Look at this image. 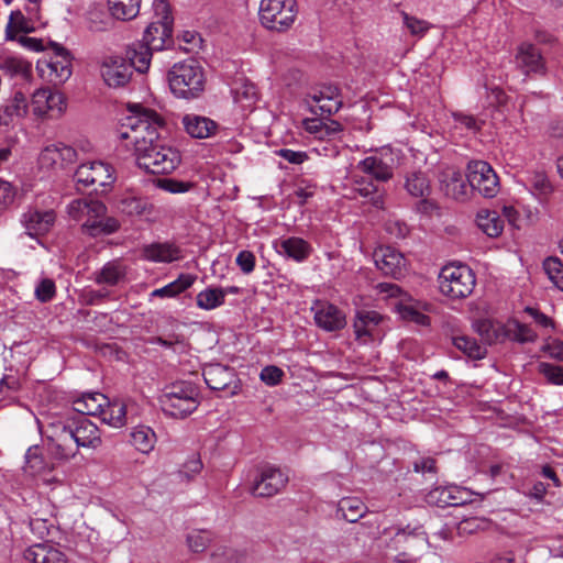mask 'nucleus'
<instances>
[{
    "instance_id": "6e6d98bb",
    "label": "nucleus",
    "mask_w": 563,
    "mask_h": 563,
    "mask_svg": "<svg viewBox=\"0 0 563 563\" xmlns=\"http://www.w3.org/2000/svg\"><path fill=\"white\" fill-rule=\"evenodd\" d=\"M49 97V88H41L32 96L33 112L36 115H45L47 113V101Z\"/></svg>"
},
{
    "instance_id": "a878e982",
    "label": "nucleus",
    "mask_w": 563,
    "mask_h": 563,
    "mask_svg": "<svg viewBox=\"0 0 563 563\" xmlns=\"http://www.w3.org/2000/svg\"><path fill=\"white\" fill-rule=\"evenodd\" d=\"M143 255L152 262L170 263L180 258V250L170 243H153L144 246Z\"/></svg>"
},
{
    "instance_id": "338daca9",
    "label": "nucleus",
    "mask_w": 563,
    "mask_h": 563,
    "mask_svg": "<svg viewBox=\"0 0 563 563\" xmlns=\"http://www.w3.org/2000/svg\"><path fill=\"white\" fill-rule=\"evenodd\" d=\"M59 158V150L57 145L45 147L38 157L40 164L44 167H52Z\"/></svg>"
},
{
    "instance_id": "6e6552de",
    "label": "nucleus",
    "mask_w": 563,
    "mask_h": 563,
    "mask_svg": "<svg viewBox=\"0 0 563 563\" xmlns=\"http://www.w3.org/2000/svg\"><path fill=\"white\" fill-rule=\"evenodd\" d=\"M75 179L85 189L104 194L115 180L114 169L101 161L81 164L75 172Z\"/></svg>"
},
{
    "instance_id": "79ce46f5",
    "label": "nucleus",
    "mask_w": 563,
    "mask_h": 563,
    "mask_svg": "<svg viewBox=\"0 0 563 563\" xmlns=\"http://www.w3.org/2000/svg\"><path fill=\"white\" fill-rule=\"evenodd\" d=\"M126 407L124 404L119 401L110 402L102 408L99 417L101 421L115 428H120L125 423Z\"/></svg>"
},
{
    "instance_id": "20e7f679",
    "label": "nucleus",
    "mask_w": 563,
    "mask_h": 563,
    "mask_svg": "<svg viewBox=\"0 0 563 563\" xmlns=\"http://www.w3.org/2000/svg\"><path fill=\"white\" fill-rule=\"evenodd\" d=\"M42 434L47 442V450L57 461H68L74 457L78 448L75 442L70 419H56L42 427Z\"/></svg>"
},
{
    "instance_id": "4d7b16f0",
    "label": "nucleus",
    "mask_w": 563,
    "mask_h": 563,
    "mask_svg": "<svg viewBox=\"0 0 563 563\" xmlns=\"http://www.w3.org/2000/svg\"><path fill=\"white\" fill-rule=\"evenodd\" d=\"M157 186L172 194H180L188 191L194 185L189 181H181L174 178H161Z\"/></svg>"
},
{
    "instance_id": "9b49d317",
    "label": "nucleus",
    "mask_w": 563,
    "mask_h": 563,
    "mask_svg": "<svg viewBox=\"0 0 563 563\" xmlns=\"http://www.w3.org/2000/svg\"><path fill=\"white\" fill-rule=\"evenodd\" d=\"M288 481V476L280 468L267 466L260 471L250 487V493L254 497L271 498L285 489Z\"/></svg>"
},
{
    "instance_id": "4468645a",
    "label": "nucleus",
    "mask_w": 563,
    "mask_h": 563,
    "mask_svg": "<svg viewBox=\"0 0 563 563\" xmlns=\"http://www.w3.org/2000/svg\"><path fill=\"white\" fill-rule=\"evenodd\" d=\"M56 214L53 210L41 211L37 209H29L22 214L21 223L25 228L26 233L32 236L46 234L54 225Z\"/></svg>"
},
{
    "instance_id": "dca6fc26",
    "label": "nucleus",
    "mask_w": 563,
    "mask_h": 563,
    "mask_svg": "<svg viewBox=\"0 0 563 563\" xmlns=\"http://www.w3.org/2000/svg\"><path fill=\"white\" fill-rule=\"evenodd\" d=\"M203 378L208 387L212 390H225L232 385L236 388V376L234 369L221 364H210L203 368Z\"/></svg>"
},
{
    "instance_id": "5701e85b",
    "label": "nucleus",
    "mask_w": 563,
    "mask_h": 563,
    "mask_svg": "<svg viewBox=\"0 0 563 563\" xmlns=\"http://www.w3.org/2000/svg\"><path fill=\"white\" fill-rule=\"evenodd\" d=\"M339 88L336 86H323L318 92L311 95L312 101L321 111V114H333L342 107V100L339 99Z\"/></svg>"
},
{
    "instance_id": "58836bf2",
    "label": "nucleus",
    "mask_w": 563,
    "mask_h": 563,
    "mask_svg": "<svg viewBox=\"0 0 563 563\" xmlns=\"http://www.w3.org/2000/svg\"><path fill=\"white\" fill-rule=\"evenodd\" d=\"M27 112V103L24 93L18 91L5 106L0 108V123L8 124L12 117H24Z\"/></svg>"
},
{
    "instance_id": "f03ea898",
    "label": "nucleus",
    "mask_w": 563,
    "mask_h": 563,
    "mask_svg": "<svg viewBox=\"0 0 563 563\" xmlns=\"http://www.w3.org/2000/svg\"><path fill=\"white\" fill-rule=\"evenodd\" d=\"M158 402L165 415L185 419L196 411L200 405L199 389L191 382H175L165 387Z\"/></svg>"
},
{
    "instance_id": "cd10ccee",
    "label": "nucleus",
    "mask_w": 563,
    "mask_h": 563,
    "mask_svg": "<svg viewBox=\"0 0 563 563\" xmlns=\"http://www.w3.org/2000/svg\"><path fill=\"white\" fill-rule=\"evenodd\" d=\"M366 512V505L358 498L344 497L338 503L336 516L349 522L358 521Z\"/></svg>"
},
{
    "instance_id": "c9c22d12",
    "label": "nucleus",
    "mask_w": 563,
    "mask_h": 563,
    "mask_svg": "<svg viewBox=\"0 0 563 563\" xmlns=\"http://www.w3.org/2000/svg\"><path fill=\"white\" fill-rule=\"evenodd\" d=\"M404 187L415 198H424L431 192L430 181L421 172L408 174Z\"/></svg>"
},
{
    "instance_id": "864d4df0",
    "label": "nucleus",
    "mask_w": 563,
    "mask_h": 563,
    "mask_svg": "<svg viewBox=\"0 0 563 563\" xmlns=\"http://www.w3.org/2000/svg\"><path fill=\"white\" fill-rule=\"evenodd\" d=\"M400 14L402 16L404 24L409 30L411 35L422 36L431 27L430 23L427 21L409 15L405 11H401Z\"/></svg>"
},
{
    "instance_id": "ea45409f",
    "label": "nucleus",
    "mask_w": 563,
    "mask_h": 563,
    "mask_svg": "<svg viewBox=\"0 0 563 563\" xmlns=\"http://www.w3.org/2000/svg\"><path fill=\"white\" fill-rule=\"evenodd\" d=\"M82 229L90 236H98L101 234H112L120 229V222L113 217H102L98 220H86Z\"/></svg>"
},
{
    "instance_id": "6ab92c4d",
    "label": "nucleus",
    "mask_w": 563,
    "mask_h": 563,
    "mask_svg": "<svg viewBox=\"0 0 563 563\" xmlns=\"http://www.w3.org/2000/svg\"><path fill=\"white\" fill-rule=\"evenodd\" d=\"M314 320L318 327L325 331H336L345 327V316L335 306L322 303L314 310Z\"/></svg>"
},
{
    "instance_id": "bb28decb",
    "label": "nucleus",
    "mask_w": 563,
    "mask_h": 563,
    "mask_svg": "<svg viewBox=\"0 0 563 563\" xmlns=\"http://www.w3.org/2000/svg\"><path fill=\"white\" fill-rule=\"evenodd\" d=\"M108 404V398L101 393L85 394L74 401V410L84 416H99Z\"/></svg>"
},
{
    "instance_id": "72a5a7b5",
    "label": "nucleus",
    "mask_w": 563,
    "mask_h": 563,
    "mask_svg": "<svg viewBox=\"0 0 563 563\" xmlns=\"http://www.w3.org/2000/svg\"><path fill=\"white\" fill-rule=\"evenodd\" d=\"M476 222L478 228L490 238H497L504 230V220L497 211L481 210Z\"/></svg>"
},
{
    "instance_id": "473e14b6",
    "label": "nucleus",
    "mask_w": 563,
    "mask_h": 563,
    "mask_svg": "<svg viewBox=\"0 0 563 563\" xmlns=\"http://www.w3.org/2000/svg\"><path fill=\"white\" fill-rule=\"evenodd\" d=\"M235 102L244 108H250L257 101V89L253 82L245 78L235 79L232 87Z\"/></svg>"
},
{
    "instance_id": "680f3d73",
    "label": "nucleus",
    "mask_w": 563,
    "mask_h": 563,
    "mask_svg": "<svg viewBox=\"0 0 563 563\" xmlns=\"http://www.w3.org/2000/svg\"><path fill=\"white\" fill-rule=\"evenodd\" d=\"M399 313L402 319L416 322L421 325H426L429 323V317L421 313L410 306H404L399 309Z\"/></svg>"
},
{
    "instance_id": "8fccbe9b",
    "label": "nucleus",
    "mask_w": 563,
    "mask_h": 563,
    "mask_svg": "<svg viewBox=\"0 0 563 563\" xmlns=\"http://www.w3.org/2000/svg\"><path fill=\"white\" fill-rule=\"evenodd\" d=\"M47 468V464L37 445L29 448L25 454V470L32 474H40Z\"/></svg>"
},
{
    "instance_id": "c85d7f7f",
    "label": "nucleus",
    "mask_w": 563,
    "mask_h": 563,
    "mask_svg": "<svg viewBox=\"0 0 563 563\" xmlns=\"http://www.w3.org/2000/svg\"><path fill=\"white\" fill-rule=\"evenodd\" d=\"M357 169L377 181H387L393 177L391 168L376 156H368L357 164Z\"/></svg>"
},
{
    "instance_id": "5fc2aeb1",
    "label": "nucleus",
    "mask_w": 563,
    "mask_h": 563,
    "mask_svg": "<svg viewBox=\"0 0 563 563\" xmlns=\"http://www.w3.org/2000/svg\"><path fill=\"white\" fill-rule=\"evenodd\" d=\"M19 32H29L26 20L21 11H12L7 25V35L9 38H14Z\"/></svg>"
},
{
    "instance_id": "aec40b11",
    "label": "nucleus",
    "mask_w": 563,
    "mask_h": 563,
    "mask_svg": "<svg viewBox=\"0 0 563 563\" xmlns=\"http://www.w3.org/2000/svg\"><path fill=\"white\" fill-rule=\"evenodd\" d=\"M68 213L77 220L88 217L87 220L93 221L107 214V207L98 200L77 199L68 206Z\"/></svg>"
},
{
    "instance_id": "052dcab7",
    "label": "nucleus",
    "mask_w": 563,
    "mask_h": 563,
    "mask_svg": "<svg viewBox=\"0 0 563 563\" xmlns=\"http://www.w3.org/2000/svg\"><path fill=\"white\" fill-rule=\"evenodd\" d=\"M284 376L283 369L277 366L269 365L262 369L261 379L269 386H275L282 382Z\"/></svg>"
},
{
    "instance_id": "a18cd8bd",
    "label": "nucleus",
    "mask_w": 563,
    "mask_h": 563,
    "mask_svg": "<svg viewBox=\"0 0 563 563\" xmlns=\"http://www.w3.org/2000/svg\"><path fill=\"white\" fill-rule=\"evenodd\" d=\"M225 291L222 288H208L197 295V306L211 310L224 302Z\"/></svg>"
},
{
    "instance_id": "bf43d9fd",
    "label": "nucleus",
    "mask_w": 563,
    "mask_h": 563,
    "mask_svg": "<svg viewBox=\"0 0 563 563\" xmlns=\"http://www.w3.org/2000/svg\"><path fill=\"white\" fill-rule=\"evenodd\" d=\"M56 294V287L54 280L49 278H44L40 282V284L35 288V297L41 302L51 301Z\"/></svg>"
},
{
    "instance_id": "c03bdc74",
    "label": "nucleus",
    "mask_w": 563,
    "mask_h": 563,
    "mask_svg": "<svg viewBox=\"0 0 563 563\" xmlns=\"http://www.w3.org/2000/svg\"><path fill=\"white\" fill-rule=\"evenodd\" d=\"M131 443L142 452L148 453L155 443V433L148 427H137L131 432Z\"/></svg>"
},
{
    "instance_id": "de8ad7c7",
    "label": "nucleus",
    "mask_w": 563,
    "mask_h": 563,
    "mask_svg": "<svg viewBox=\"0 0 563 563\" xmlns=\"http://www.w3.org/2000/svg\"><path fill=\"white\" fill-rule=\"evenodd\" d=\"M506 338L517 341L519 343L534 342L537 339V333L529 325L520 323L518 321L508 323L506 325Z\"/></svg>"
},
{
    "instance_id": "1a4fd4ad",
    "label": "nucleus",
    "mask_w": 563,
    "mask_h": 563,
    "mask_svg": "<svg viewBox=\"0 0 563 563\" xmlns=\"http://www.w3.org/2000/svg\"><path fill=\"white\" fill-rule=\"evenodd\" d=\"M54 56L38 60L36 69L40 76L53 85L65 82L71 75L69 52L57 43H51Z\"/></svg>"
},
{
    "instance_id": "a19ab883",
    "label": "nucleus",
    "mask_w": 563,
    "mask_h": 563,
    "mask_svg": "<svg viewBox=\"0 0 563 563\" xmlns=\"http://www.w3.org/2000/svg\"><path fill=\"white\" fill-rule=\"evenodd\" d=\"M279 253H285L288 257H291L297 262H301L308 257L310 246L300 238H289L280 242Z\"/></svg>"
},
{
    "instance_id": "0eeeda50",
    "label": "nucleus",
    "mask_w": 563,
    "mask_h": 563,
    "mask_svg": "<svg viewBox=\"0 0 563 563\" xmlns=\"http://www.w3.org/2000/svg\"><path fill=\"white\" fill-rule=\"evenodd\" d=\"M136 164L140 168L151 174H169L180 164L179 152L161 140L155 142L145 153L139 154Z\"/></svg>"
},
{
    "instance_id": "603ef678",
    "label": "nucleus",
    "mask_w": 563,
    "mask_h": 563,
    "mask_svg": "<svg viewBox=\"0 0 563 563\" xmlns=\"http://www.w3.org/2000/svg\"><path fill=\"white\" fill-rule=\"evenodd\" d=\"M211 541L210 533L205 530L194 531L188 534L187 543L192 552H203Z\"/></svg>"
},
{
    "instance_id": "a211bd4d",
    "label": "nucleus",
    "mask_w": 563,
    "mask_h": 563,
    "mask_svg": "<svg viewBox=\"0 0 563 563\" xmlns=\"http://www.w3.org/2000/svg\"><path fill=\"white\" fill-rule=\"evenodd\" d=\"M183 124L185 131L195 139L211 137L219 129V124L212 119L197 114L184 115Z\"/></svg>"
},
{
    "instance_id": "f8f14e48",
    "label": "nucleus",
    "mask_w": 563,
    "mask_h": 563,
    "mask_svg": "<svg viewBox=\"0 0 563 563\" xmlns=\"http://www.w3.org/2000/svg\"><path fill=\"white\" fill-rule=\"evenodd\" d=\"M377 268L385 275L399 279L405 276L406 258L390 246H380L374 252Z\"/></svg>"
},
{
    "instance_id": "39448f33",
    "label": "nucleus",
    "mask_w": 563,
    "mask_h": 563,
    "mask_svg": "<svg viewBox=\"0 0 563 563\" xmlns=\"http://www.w3.org/2000/svg\"><path fill=\"white\" fill-rule=\"evenodd\" d=\"M475 275L466 265H445L439 274L440 291L452 299L465 298L472 294Z\"/></svg>"
},
{
    "instance_id": "4c0bfd02",
    "label": "nucleus",
    "mask_w": 563,
    "mask_h": 563,
    "mask_svg": "<svg viewBox=\"0 0 563 563\" xmlns=\"http://www.w3.org/2000/svg\"><path fill=\"white\" fill-rule=\"evenodd\" d=\"M453 345L473 360H482L486 356L487 350L484 344H479L474 338L467 335H456L452 338Z\"/></svg>"
},
{
    "instance_id": "7c9ffc66",
    "label": "nucleus",
    "mask_w": 563,
    "mask_h": 563,
    "mask_svg": "<svg viewBox=\"0 0 563 563\" xmlns=\"http://www.w3.org/2000/svg\"><path fill=\"white\" fill-rule=\"evenodd\" d=\"M120 212L130 217H142L151 214L153 206L147 199L126 195L118 201Z\"/></svg>"
},
{
    "instance_id": "f257e3e1",
    "label": "nucleus",
    "mask_w": 563,
    "mask_h": 563,
    "mask_svg": "<svg viewBox=\"0 0 563 563\" xmlns=\"http://www.w3.org/2000/svg\"><path fill=\"white\" fill-rule=\"evenodd\" d=\"M129 111L120 125L119 136L132 142L136 157L159 140L157 130L165 121L156 111L137 103L129 104Z\"/></svg>"
},
{
    "instance_id": "423d86ee",
    "label": "nucleus",
    "mask_w": 563,
    "mask_h": 563,
    "mask_svg": "<svg viewBox=\"0 0 563 563\" xmlns=\"http://www.w3.org/2000/svg\"><path fill=\"white\" fill-rule=\"evenodd\" d=\"M297 12L296 0H262L258 13L264 27L283 33L292 26Z\"/></svg>"
},
{
    "instance_id": "412c9836",
    "label": "nucleus",
    "mask_w": 563,
    "mask_h": 563,
    "mask_svg": "<svg viewBox=\"0 0 563 563\" xmlns=\"http://www.w3.org/2000/svg\"><path fill=\"white\" fill-rule=\"evenodd\" d=\"M173 24L167 22L153 21L146 29L143 35V41L150 47L162 51L168 42L172 41Z\"/></svg>"
},
{
    "instance_id": "13d9d810",
    "label": "nucleus",
    "mask_w": 563,
    "mask_h": 563,
    "mask_svg": "<svg viewBox=\"0 0 563 563\" xmlns=\"http://www.w3.org/2000/svg\"><path fill=\"white\" fill-rule=\"evenodd\" d=\"M539 371L548 379V382L556 385L563 384V367L549 363H541Z\"/></svg>"
},
{
    "instance_id": "4be33fe9",
    "label": "nucleus",
    "mask_w": 563,
    "mask_h": 563,
    "mask_svg": "<svg viewBox=\"0 0 563 563\" xmlns=\"http://www.w3.org/2000/svg\"><path fill=\"white\" fill-rule=\"evenodd\" d=\"M24 559L31 563H66L65 554L48 543H38L24 552Z\"/></svg>"
},
{
    "instance_id": "393cba45",
    "label": "nucleus",
    "mask_w": 563,
    "mask_h": 563,
    "mask_svg": "<svg viewBox=\"0 0 563 563\" xmlns=\"http://www.w3.org/2000/svg\"><path fill=\"white\" fill-rule=\"evenodd\" d=\"M153 51L155 49L143 40L132 44L126 49V58L130 60L129 66L139 73H145L150 67Z\"/></svg>"
},
{
    "instance_id": "7ed1b4c3",
    "label": "nucleus",
    "mask_w": 563,
    "mask_h": 563,
    "mask_svg": "<svg viewBox=\"0 0 563 563\" xmlns=\"http://www.w3.org/2000/svg\"><path fill=\"white\" fill-rule=\"evenodd\" d=\"M167 79L170 91L177 98L196 99L205 90V73L195 59L176 63L168 71Z\"/></svg>"
},
{
    "instance_id": "49530a36",
    "label": "nucleus",
    "mask_w": 563,
    "mask_h": 563,
    "mask_svg": "<svg viewBox=\"0 0 563 563\" xmlns=\"http://www.w3.org/2000/svg\"><path fill=\"white\" fill-rule=\"evenodd\" d=\"M125 275L123 266L117 262L107 263L98 273L96 282L98 284L117 285Z\"/></svg>"
},
{
    "instance_id": "e433bc0d",
    "label": "nucleus",
    "mask_w": 563,
    "mask_h": 563,
    "mask_svg": "<svg viewBox=\"0 0 563 563\" xmlns=\"http://www.w3.org/2000/svg\"><path fill=\"white\" fill-rule=\"evenodd\" d=\"M108 4L115 19L128 21L139 14L141 0H108Z\"/></svg>"
},
{
    "instance_id": "f3484780",
    "label": "nucleus",
    "mask_w": 563,
    "mask_h": 563,
    "mask_svg": "<svg viewBox=\"0 0 563 563\" xmlns=\"http://www.w3.org/2000/svg\"><path fill=\"white\" fill-rule=\"evenodd\" d=\"M101 75L108 86L120 87L129 82L132 71L122 58L109 57L101 65Z\"/></svg>"
},
{
    "instance_id": "2f4dec72",
    "label": "nucleus",
    "mask_w": 563,
    "mask_h": 563,
    "mask_svg": "<svg viewBox=\"0 0 563 563\" xmlns=\"http://www.w3.org/2000/svg\"><path fill=\"white\" fill-rule=\"evenodd\" d=\"M354 191L361 197L368 199V202L377 208H384V196L385 192L378 186L374 185L371 180L364 177L354 179Z\"/></svg>"
},
{
    "instance_id": "b1692460",
    "label": "nucleus",
    "mask_w": 563,
    "mask_h": 563,
    "mask_svg": "<svg viewBox=\"0 0 563 563\" xmlns=\"http://www.w3.org/2000/svg\"><path fill=\"white\" fill-rule=\"evenodd\" d=\"M473 328L486 344L504 341L507 336L506 325L489 319L476 320Z\"/></svg>"
},
{
    "instance_id": "69168bd1",
    "label": "nucleus",
    "mask_w": 563,
    "mask_h": 563,
    "mask_svg": "<svg viewBox=\"0 0 563 563\" xmlns=\"http://www.w3.org/2000/svg\"><path fill=\"white\" fill-rule=\"evenodd\" d=\"M236 264L244 274H250L255 267V256L250 251H241L236 256Z\"/></svg>"
},
{
    "instance_id": "9d476101",
    "label": "nucleus",
    "mask_w": 563,
    "mask_h": 563,
    "mask_svg": "<svg viewBox=\"0 0 563 563\" xmlns=\"http://www.w3.org/2000/svg\"><path fill=\"white\" fill-rule=\"evenodd\" d=\"M466 177L472 189L478 191L485 198H493L499 191V178L487 162H470Z\"/></svg>"
},
{
    "instance_id": "ddd939ff",
    "label": "nucleus",
    "mask_w": 563,
    "mask_h": 563,
    "mask_svg": "<svg viewBox=\"0 0 563 563\" xmlns=\"http://www.w3.org/2000/svg\"><path fill=\"white\" fill-rule=\"evenodd\" d=\"M516 64L518 68L526 75L530 74L545 75L547 66L541 51L531 43H521L516 53Z\"/></svg>"
},
{
    "instance_id": "09e8293b",
    "label": "nucleus",
    "mask_w": 563,
    "mask_h": 563,
    "mask_svg": "<svg viewBox=\"0 0 563 563\" xmlns=\"http://www.w3.org/2000/svg\"><path fill=\"white\" fill-rule=\"evenodd\" d=\"M543 269L550 280L563 291V263L558 257H548L543 262Z\"/></svg>"
},
{
    "instance_id": "774afa93",
    "label": "nucleus",
    "mask_w": 563,
    "mask_h": 563,
    "mask_svg": "<svg viewBox=\"0 0 563 563\" xmlns=\"http://www.w3.org/2000/svg\"><path fill=\"white\" fill-rule=\"evenodd\" d=\"M276 154L290 164H302L305 161L308 159V155L306 152L302 151H292L289 148H282L276 152Z\"/></svg>"
},
{
    "instance_id": "e2e57ef3",
    "label": "nucleus",
    "mask_w": 563,
    "mask_h": 563,
    "mask_svg": "<svg viewBox=\"0 0 563 563\" xmlns=\"http://www.w3.org/2000/svg\"><path fill=\"white\" fill-rule=\"evenodd\" d=\"M153 9L155 13V21L167 22L173 24V16L170 15V5L166 0H154Z\"/></svg>"
},
{
    "instance_id": "3c124183",
    "label": "nucleus",
    "mask_w": 563,
    "mask_h": 563,
    "mask_svg": "<svg viewBox=\"0 0 563 563\" xmlns=\"http://www.w3.org/2000/svg\"><path fill=\"white\" fill-rule=\"evenodd\" d=\"M427 542L424 533L417 532H398L394 539L396 545H404L410 550H415L418 547H422Z\"/></svg>"
},
{
    "instance_id": "c756f323",
    "label": "nucleus",
    "mask_w": 563,
    "mask_h": 563,
    "mask_svg": "<svg viewBox=\"0 0 563 563\" xmlns=\"http://www.w3.org/2000/svg\"><path fill=\"white\" fill-rule=\"evenodd\" d=\"M528 175L530 190L538 199L545 200L554 192V185L543 169H533Z\"/></svg>"
},
{
    "instance_id": "f704fd0d",
    "label": "nucleus",
    "mask_w": 563,
    "mask_h": 563,
    "mask_svg": "<svg viewBox=\"0 0 563 563\" xmlns=\"http://www.w3.org/2000/svg\"><path fill=\"white\" fill-rule=\"evenodd\" d=\"M442 190L448 197L455 200L464 199L467 186L460 172L452 170L443 175L441 179Z\"/></svg>"
},
{
    "instance_id": "37998d69",
    "label": "nucleus",
    "mask_w": 563,
    "mask_h": 563,
    "mask_svg": "<svg viewBox=\"0 0 563 563\" xmlns=\"http://www.w3.org/2000/svg\"><path fill=\"white\" fill-rule=\"evenodd\" d=\"M196 280V276L190 274H181L176 280L169 283L168 285L155 289L152 292L153 297H175L178 294L185 291L189 288L194 282Z\"/></svg>"
},
{
    "instance_id": "2eb2a0df",
    "label": "nucleus",
    "mask_w": 563,
    "mask_h": 563,
    "mask_svg": "<svg viewBox=\"0 0 563 563\" xmlns=\"http://www.w3.org/2000/svg\"><path fill=\"white\" fill-rule=\"evenodd\" d=\"M77 448L96 449L101 444V435L98 427L86 417L70 419Z\"/></svg>"
},
{
    "instance_id": "0e129e2a",
    "label": "nucleus",
    "mask_w": 563,
    "mask_h": 563,
    "mask_svg": "<svg viewBox=\"0 0 563 563\" xmlns=\"http://www.w3.org/2000/svg\"><path fill=\"white\" fill-rule=\"evenodd\" d=\"M15 197V191L13 186L0 178V210L5 209L10 206Z\"/></svg>"
}]
</instances>
